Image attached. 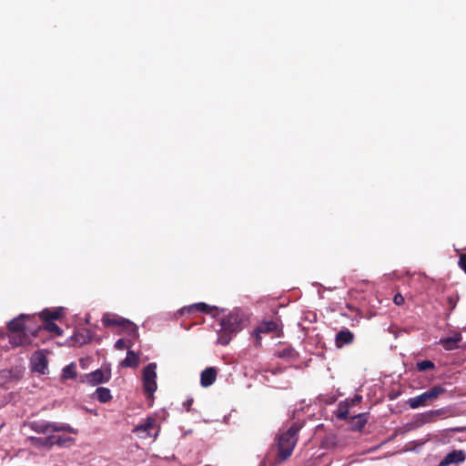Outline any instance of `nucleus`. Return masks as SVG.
<instances>
[{"label":"nucleus","instance_id":"obj_21","mask_svg":"<svg viewBox=\"0 0 466 466\" xmlns=\"http://www.w3.org/2000/svg\"><path fill=\"white\" fill-rule=\"evenodd\" d=\"M95 394L96 399L102 403H106L112 399L111 392L107 388L99 387L96 389Z\"/></svg>","mask_w":466,"mask_h":466},{"label":"nucleus","instance_id":"obj_10","mask_svg":"<svg viewBox=\"0 0 466 466\" xmlns=\"http://www.w3.org/2000/svg\"><path fill=\"white\" fill-rule=\"evenodd\" d=\"M279 329V324L275 320H267L261 322L255 329L254 335L257 340L261 339L262 334L276 332Z\"/></svg>","mask_w":466,"mask_h":466},{"label":"nucleus","instance_id":"obj_23","mask_svg":"<svg viewBox=\"0 0 466 466\" xmlns=\"http://www.w3.org/2000/svg\"><path fill=\"white\" fill-rule=\"evenodd\" d=\"M76 365L74 362H71L67 366H66L62 370V378L64 380L75 379L76 377Z\"/></svg>","mask_w":466,"mask_h":466},{"label":"nucleus","instance_id":"obj_16","mask_svg":"<svg viewBox=\"0 0 466 466\" xmlns=\"http://www.w3.org/2000/svg\"><path fill=\"white\" fill-rule=\"evenodd\" d=\"M30 427L34 431L40 434H49L54 432V422H48L45 420L34 421L31 423Z\"/></svg>","mask_w":466,"mask_h":466},{"label":"nucleus","instance_id":"obj_30","mask_svg":"<svg viewBox=\"0 0 466 466\" xmlns=\"http://www.w3.org/2000/svg\"><path fill=\"white\" fill-rule=\"evenodd\" d=\"M393 300L396 305L400 306L404 302V298L400 294H396Z\"/></svg>","mask_w":466,"mask_h":466},{"label":"nucleus","instance_id":"obj_4","mask_svg":"<svg viewBox=\"0 0 466 466\" xmlns=\"http://www.w3.org/2000/svg\"><path fill=\"white\" fill-rule=\"evenodd\" d=\"M64 312V308H57V309H45L39 313L40 318L46 321V323L43 326V329L56 334L57 336L62 335L63 331L62 329L54 322L51 320L53 319H58L62 317Z\"/></svg>","mask_w":466,"mask_h":466},{"label":"nucleus","instance_id":"obj_27","mask_svg":"<svg viewBox=\"0 0 466 466\" xmlns=\"http://www.w3.org/2000/svg\"><path fill=\"white\" fill-rule=\"evenodd\" d=\"M435 367L434 363L431 360H422L417 363V368L420 371H425L427 370H433Z\"/></svg>","mask_w":466,"mask_h":466},{"label":"nucleus","instance_id":"obj_31","mask_svg":"<svg viewBox=\"0 0 466 466\" xmlns=\"http://www.w3.org/2000/svg\"><path fill=\"white\" fill-rule=\"evenodd\" d=\"M460 266L461 268L464 270V272L466 273V255H463L460 258Z\"/></svg>","mask_w":466,"mask_h":466},{"label":"nucleus","instance_id":"obj_6","mask_svg":"<svg viewBox=\"0 0 466 466\" xmlns=\"http://www.w3.org/2000/svg\"><path fill=\"white\" fill-rule=\"evenodd\" d=\"M444 391L445 390L441 386H434L420 395L409 399L408 403L411 409H418L424 406L427 401L438 398Z\"/></svg>","mask_w":466,"mask_h":466},{"label":"nucleus","instance_id":"obj_19","mask_svg":"<svg viewBox=\"0 0 466 466\" xmlns=\"http://www.w3.org/2000/svg\"><path fill=\"white\" fill-rule=\"evenodd\" d=\"M92 332L89 329L77 331L74 336L76 341L80 345L90 342L92 340Z\"/></svg>","mask_w":466,"mask_h":466},{"label":"nucleus","instance_id":"obj_20","mask_svg":"<svg viewBox=\"0 0 466 466\" xmlns=\"http://www.w3.org/2000/svg\"><path fill=\"white\" fill-rule=\"evenodd\" d=\"M138 364V356L133 351L128 350L127 357L122 360L123 367H136Z\"/></svg>","mask_w":466,"mask_h":466},{"label":"nucleus","instance_id":"obj_17","mask_svg":"<svg viewBox=\"0 0 466 466\" xmlns=\"http://www.w3.org/2000/svg\"><path fill=\"white\" fill-rule=\"evenodd\" d=\"M367 423V414L360 413L351 417V429L354 431H361Z\"/></svg>","mask_w":466,"mask_h":466},{"label":"nucleus","instance_id":"obj_18","mask_svg":"<svg viewBox=\"0 0 466 466\" xmlns=\"http://www.w3.org/2000/svg\"><path fill=\"white\" fill-rule=\"evenodd\" d=\"M461 340V335L457 334L454 337L445 338L441 340V345L446 350H451L457 348L458 343Z\"/></svg>","mask_w":466,"mask_h":466},{"label":"nucleus","instance_id":"obj_22","mask_svg":"<svg viewBox=\"0 0 466 466\" xmlns=\"http://www.w3.org/2000/svg\"><path fill=\"white\" fill-rule=\"evenodd\" d=\"M121 329L123 331L127 332L128 335L134 338L138 336L137 326L127 319H125Z\"/></svg>","mask_w":466,"mask_h":466},{"label":"nucleus","instance_id":"obj_3","mask_svg":"<svg viewBox=\"0 0 466 466\" xmlns=\"http://www.w3.org/2000/svg\"><path fill=\"white\" fill-rule=\"evenodd\" d=\"M241 319L237 312L230 313L220 321L221 329L218 332V344L228 345L233 334L240 330Z\"/></svg>","mask_w":466,"mask_h":466},{"label":"nucleus","instance_id":"obj_14","mask_svg":"<svg viewBox=\"0 0 466 466\" xmlns=\"http://www.w3.org/2000/svg\"><path fill=\"white\" fill-rule=\"evenodd\" d=\"M33 370L41 374H45L47 370V360L44 354L35 353L32 360Z\"/></svg>","mask_w":466,"mask_h":466},{"label":"nucleus","instance_id":"obj_15","mask_svg":"<svg viewBox=\"0 0 466 466\" xmlns=\"http://www.w3.org/2000/svg\"><path fill=\"white\" fill-rule=\"evenodd\" d=\"M217 378V370L210 367L205 369L200 375V383L203 387H208L214 383Z\"/></svg>","mask_w":466,"mask_h":466},{"label":"nucleus","instance_id":"obj_34","mask_svg":"<svg viewBox=\"0 0 466 466\" xmlns=\"http://www.w3.org/2000/svg\"><path fill=\"white\" fill-rule=\"evenodd\" d=\"M291 353H292V351H291V350H287V351H286V350H284V351H283V353L281 354V356H288V355H289V356H290V355H291Z\"/></svg>","mask_w":466,"mask_h":466},{"label":"nucleus","instance_id":"obj_13","mask_svg":"<svg viewBox=\"0 0 466 466\" xmlns=\"http://www.w3.org/2000/svg\"><path fill=\"white\" fill-rule=\"evenodd\" d=\"M124 321L125 318L109 312L105 313L102 317V323L108 328H122Z\"/></svg>","mask_w":466,"mask_h":466},{"label":"nucleus","instance_id":"obj_7","mask_svg":"<svg viewBox=\"0 0 466 466\" xmlns=\"http://www.w3.org/2000/svg\"><path fill=\"white\" fill-rule=\"evenodd\" d=\"M133 431L141 439L148 437L157 439L159 430L156 419L153 417H147L144 422L137 425Z\"/></svg>","mask_w":466,"mask_h":466},{"label":"nucleus","instance_id":"obj_32","mask_svg":"<svg viewBox=\"0 0 466 466\" xmlns=\"http://www.w3.org/2000/svg\"><path fill=\"white\" fill-rule=\"evenodd\" d=\"M192 403H193V399L188 398L184 401L183 406L187 409V411H189Z\"/></svg>","mask_w":466,"mask_h":466},{"label":"nucleus","instance_id":"obj_29","mask_svg":"<svg viewBox=\"0 0 466 466\" xmlns=\"http://www.w3.org/2000/svg\"><path fill=\"white\" fill-rule=\"evenodd\" d=\"M127 342L125 339H119L116 341L115 343V349L117 350H124L125 348H127Z\"/></svg>","mask_w":466,"mask_h":466},{"label":"nucleus","instance_id":"obj_1","mask_svg":"<svg viewBox=\"0 0 466 466\" xmlns=\"http://www.w3.org/2000/svg\"><path fill=\"white\" fill-rule=\"evenodd\" d=\"M31 319L30 315L21 314L8 322V341L12 347L25 346L31 342L25 331V320Z\"/></svg>","mask_w":466,"mask_h":466},{"label":"nucleus","instance_id":"obj_26","mask_svg":"<svg viewBox=\"0 0 466 466\" xmlns=\"http://www.w3.org/2000/svg\"><path fill=\"white\" fill-rule=\"evenodd\" d=\"M350 409H349V403L344 402L340 403L339 410H338V418L340 420H346L349 416Z\"/></svg>","mask_w":466,"mask_h":466},{"label":"nucleus","instance_id":"obj_12","mask_svg":"<svg viewBox=\"0 0 466 466\" xmlns=\"http://www.w3.org/2000/svg\"><path fill=\"white\" fill-rule=\"evenodd\" d=\"M353 339V333L348 329H343L336 334L335 343L338 348H342L345 345L350 344Z\"/></svg>","mask_w":466,"mask_h":466},{"label":"nucleus","instance_id":"obj_25","mask_svg":"<svg viewBox=\"0 0 466 466\" xmlns=\"http://www.w3.org/2000/svg\"><path fill=\"white\" fill-rule=\"evenodd\" d=\"M75 443V439L69 436H59L56 439V445L59 447H69Z\"/></svg>","mask_w":466,"mask_h":466},{"label":"nucleus","instance_id":"obj_11","mask_svg":"<svg viewBox=\"0 0 466 466\" xmlns=\"http://www.w3.org/2000/svg\"><path fill=\"white\" fill-rule=\"evenodd\" d=\"M193 310L206 312L208 314H212L213 316H216L218 312V309L217 307H211L204 302L195 303L191 306L185 307L180 309L182 314H184L186 311L192 312Z\"/></svg>","mask_w":466,"mask_h":466},{"label":"nucleus","instance_id":"obj_8","mask_svg":"<svg viewBox=\"0 0 466 466\" xmlns=\"http://www.w3.org/2000/svg\"><path fill=\"white\" fill-rule=\"evenodd\" d=\"M110 376H111V373H110L109 370L98 369L93 372L86 374L83 377L82 381L88 383L92 386H95V385L108 381L110 379Z\"/></svg>","mask_w":466,"mask_h":466},{"label":"nucleus","instance_id":"obj_28","mask_svg":"<svg viewBox=\"0 0 466 466\" xmlns=\"http://www.w3.org/2000/svg\"><path fill=\"white\" fill-rule=\"evenodd\" d=\"M56 437L53 435L48 436L46 440L43 441L42 444L45 446L52 447L56 445Z\"/></svg>","mask_w":466,"mask_h":466},{"label":"nucleus","instance_id":"obj_33","mask_svg":"<svg viewBox=\"0 0 466 466\" xmlns=\"http://www.w3.org/2000/svg\"><path fill=\"white\" fill-rule=\"evenodd\" d=\"M362 400V397L360 395H356L354 398H352L350 400V404L351 405H356L358 403H360Z\"/></svg>","mask_w":466,"mask_h":466},{"label":"nucleus","instance_id":"obj_24","mask_svg":"<svg viewBox=\"0 0 466 466\" xmlns=\"http://www.w3.org/2000/svg\"><path fill=\"white\" fill-rule=\"evenodd\" d=\"M53 431H66L74 434L77 433V431L71 427L69 424L57 422H54Z\"/></svg>","mask_w":466,"mask_h":466},{"label":"nucleus","instance_id":"obj_5","mask_svg":"<svg viewBox=\"0 0 466 466\" xmlns=\"http://www.w3.org/2000/svg\"><path fill=\"white\" fill-rule=\"evenodd\" d=\"M156 370L157 364L149 363L144 368L142 374L144 390L151 398L157 389Z\"/></svg>","mask_w":466,"mask_h":466},{"label":"nucleus","instance_id":"obj_9","mask_svg":"<svg viewBox=\"0 0 466 466\" xmlns=\"http://www.w3.org/2000/svg\"><path fill=\"white\" fill-rule=\"evenodd\" d=\"M466 460V453L462 450H454L449 452L439 463V466L459 465Z\"/></svg>","mask_w":466,"mask_h":466},{"label":"nucleus","instance_id":"obj_2","mask_svg":"<svg viewBox=\"0 0 466 466\" xmlns=\"http://www.w3.org/2000/svg\"><path fill=\"white\" fill-rule=\"evenodd\" d=\"M299 431V426H298L297 424H293L289 430H287L286 431H280V433L279 434V456L282 461H285L292 454V451L298 441L297 434Z\"/></svg>","mask_w":466,"mask_h":466}]
</instances>
